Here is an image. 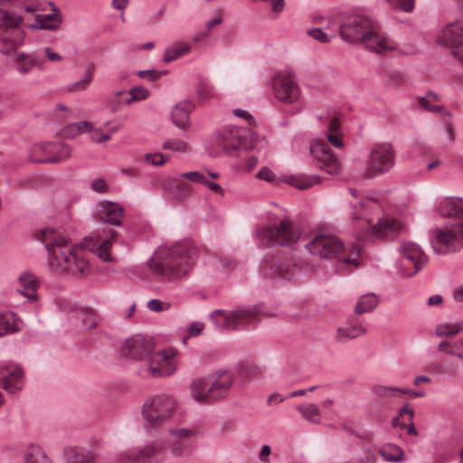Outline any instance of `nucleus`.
Returning a JSON list of instances; mask_svg holds the SVG:
<instances>
[{"label": "nucleus", "instance_id": "obj_1", "mask_svg": "<svg viewBox=\"0 0 463 463\" xmlns=\"http://www.w3.org/2000/svg\"><path fill=\"white\" fill-rule=\"evenodd\" d=\"M35 239L44 244L49 265L53 271L72 275L89 271L90 264L82 248L72 245L61 230L50 227L40 229Z\"/></svg>", "mask_w": 463, "mask_h": 463}, {"label": "nucleus", "instance_id": "obj_2", "mask_svg": "<svg viewBox=\"0 0 463 463\" xmlns=\"http://www.w3.org/2000/svg\"><path fill=\"white\" fill-rule=\"evenodd\" d=\"M195 261V248L189 241H182L159 246L147 265L155 274L175 282L187 278Z\"/></svg>", "mask_w": 463, "mask_h": 463}, {"label": "nucleus", "instance_id": "obj_3", "mask_svg": "<svg viewBox=\"0 0 463 463\" xmlns=\"http://www.w3.org/2000/svg\"><path fill=\"white\" fill-rule=\"evenodd\" d=\"M438 212L441 216L453 218L454 221L434 231L433 250L437 254L454 252L463 245V199L444 198L439 203Z\"/></svg>", "mask_w": 463, "mask_h": 463}, {"label": "nucleus", "instance_id": "obj_4", "mask_svg": "<svg viewBox=\"0 0 463 463\" xmlns=\"http://www.w3.org/2000/svg\"><path fill=\"white\" fill-rule=\"evenodd\" d=\"M348 215L351 220L361 222L362 227L377 238L388 233H401L406 229L400 220L382 216V205L373 197H364L357 203H350Z\"/></svg>", "mask_w": 463, "mask_h": 463}, {"label": "nucleus", "instance_id": "obj_5", "mask_svg": "<svg viewBox=\"0 0 463 463\" xmlns=\"http://www.w3.org/2000/svg\"><path fill=\"white\" fill-rule=\"evenodd\" d=\"M306 250L313 256L323 260L339 258V265H354L358 267L357 256L362 250L361 243H355L350 249L352 256H345L346 249L342 239L331 232H319L314 233L305 244Z\"/></svg>", "mask_w": 463, "mask_h": 463}, {"label": "nucleus", "instance_id": "obj_6", "mask_svg": "<svg viewBox=\"0 0 463 463\" xmlns=\"http://www.w3.org/2000/svg\"><path fill=\"white\" fill-rule=\"evenodd\" d=\"M271 89L276 99L290 107L291 115L305 109L307 101L293 71L285 70L274 74L271 78Z\"/></svg>", "mask_w": 463, "mask_h": 463}, {"label": "nucleus", "instance_id": "obj_7", "mask_svg": "<svg viewBox=\"0 0 463 463\" xmlns=\"http://www.w3.org/2000/svg\"><path fill=\"white\" fill-rule=\"evenodd\" d=\"M260 307L240 306L232 310L215 309L209 319L217 330L253 328L260 322Z\"/></svg>", "mask_w": 463, "mask_h": 463}, {"label": "nucleus", "instance_id": "obj_8", "mask_svg": "<svg viewBox=\"0 0 463 463\" xmlns=\"http://www.w3.org/2000/svg\"><path fill=\"white\" fill-rule=\"evenodd\" d=\"M177 409L175 397L166 392L151 395L141 407V417L145 427L156 430L169 421Z\"/></svg>", "mask_w": 463, "mask_h": 463}, {"label": "nucleus", "instance_id": "obj_9", "mask_svg": "<svg viewBox=\"0 0 463 463\" xmlns=\"http://www.w3.org/2000/svg\"><path fill=\"white\" fill-rule=\"evenodd\" d=\"M254 236L261 248L285 247L291 246L298 241L300 231L290 219L284 218L278 222L256 229Z\"/></svg>", "mask_w": 463, "mask_h": 463}, {"label": "nucleus", "instance_id": "obj_10", "mask_svg": "<svg viewBox=\"0 0 463 463\" xmlns=\"http://www.w3.org/2000/svg\"><path fill=\"white\" fill-rule=\"evenodd\" d=\"M177 367L178 352L176 349L169 347L156 353L152 352L140 373L155 379L165 378L175 373Z\"/></svg>", "mask_w": 463, "mask_h": 463}, {"label": "nucleus", "instance_id": "obj_11", "mask_svg": "<svg viewBox=\"0 0 463 463\" xmlns=\"http://www.w3.org/2000/svg\"><path fill=\"white\" fill-rule=\"evenodd\" d=\"M395 163V152L390 143L374 144L369 153L366 166L364 170L365 178H373L389 172Z\"/></svg>", "mask_w": 463, "mask_h": 463}, {"label": "nucleus", "instance_id": "obj_12", "mask_svg": "<svg viewBox=\"0 0 463 463\" xmlns=\"http://www.w3.org/2000/svg\"><path fill=\"white\" fill-rule=\"evenodd\" d=\"M165 445L156 439L146 442L143 447L136 449H127L118 453V463H164L163 455Z\"/></svg>", "mask_w": 463, "mask_h": 463}, {"label": "nucleus", "instance_id": "obj_13", "mask_svg": "<svg viewBox=\"0 0 463 463\" xmlns=\"http://www.w3.org/2000/svg\"><path fill=\"white\" fill-rule=\"evenodd\" d=\"M168 433L172 437L167 444L171 456L178 463L185 462L192 455L191 440L198 436L199 431L190 428H171Z\"/></svg>", "mask_w": 463, "mask_h": 463}, {"label": "nucleus", "instance_id": "obj_14", "mask_svg": "<svg viewBox=\"0 0 463 463\" xmlns=\"http://www.w3.org/2000/svg\"><path fill=\"white\" fill-rule=\"evenodd\" d=\"M118 241V232L109 228L97 231L85 239V247L104 261H113L112 249Z\"/></svg>", "mask_w": 463, "mask_h": 463}, {"label": "nucleus", "instance_id": "obj_15", "mask_svg": "<svg viewBox=\"0 0 463 463\" xmlns=\"http://www.w3.org/2000/svg\"><path fill=\"white\" fill-rule=\"evenodd\" d=\"M71 153L69 146L61 142H42L30 150V160L35 163H59L66 160Z\"/></svg>", "mask_w": 463, "mask_h": 463}, {"label": "nucleus", "instance_id": "obj_16", "mask_svg": "<svg viewBox=\"0 0 463 463\" xmlns=\"http://www.w3.org/2000/svg\"><path fill=\"white\" fill-rule=\"evenodd\" d=\"M375 21L363 14H354L343 21L339 27V33L342 39L345 42L354 43L364 40V35L367 33Z\"/></svg>", "mask_w": 463, "mask_h": 463}, {"label": "nucleus", "instance_id": "obj_17", "mask_svg": "<svg viewBox=\"0 0 463 463\" xmlns=\"http://www.w3.org/2000/svg\"><path fill=\"white\" fill-rule=\"evenodd\" d=\"M402 255V265L405 268L402 274L407 277L419 272L427 263L428 258L420 246L412 241H403L399 247Z\"/></svg>", "mask_w": 463, "mask_h": 463}, {"label": "nucleus", "instance_id": "obj_18", "mask_svg": "<svg viewBox=\"0 0 463 463\" xmlns=\"http://www.w3.org/2000/svg\"><path fill=\"white\" fill-rule=\"evenodd\" d=\"M260 272L266 279H291L296 277L298 268L291 258H272L260 263Z\"/></svg>", "mask_w": 463, "mask_h": 463}, {"label": "nucleus", "instance_id": "obj_19", "mask_svg": "<svg viewBox=\"0 0 463 463\" xmlns=\"http://www.w3.org/2000/svg\"><path fill=\"white\" fill-rule=\"evenodd\" d=\"M245 142L244 130L235 127H225L215 133V144L229 156H235Z\"/></svg>", "mask_w": 463, "mask_h": 463}, {"label": "nucleus", "instance_id": "obj_20", "mask_svg": "<svg viewBox=\"0 0 463 463\" xmlns=\"http://www.w3.org/2000/svg\"><path fill=\"white\" fill-rule=\"evenodd\" d=\"M361 43L366 49L376 53H384L394 51L397 48L395 42L380 30L376 21L373 24L367 33L364 35V40Z\"/></svg>", "mask_w": 463, "mask_h": 463}, {"label": "nucleus", "instance_id": "obj_21", "mask_svg": "<svg viewBox=\"0 0 463 463\" xmlns=\"http://www.w3.org/2000/svg\"><path fill=\"white\" fill-rule=\"evenodd\" d=\"M154 348L152 338L143 335H136L125 341L122 353L125 356L133 360H142L148 358Z\"/></svg>", "mask_w": 463, "mask_h": 463}, {"label": "nucleus", "instance_id": "obj_22", "mask_svg": "<svg viewBox=\"0 0 463 463\" xmlns=\"http://www.w3.org/2000/svg\"><path fill=\"white\" fill-rule=\"evenodd\" d=\"M310 153L314 156L319 169L329 175H337L340 173V162L337 157L331 153L326 144L324 142H317L311 145Z\"/></svg>", "mask_w": 463, "mask_h": 463}, {"label": "nucleus", "instance_id": "obj_23", "mask_svg": "<svg viewBox=\"0 0 463 463\" xmlns=\"http://www.w3.org/2000/svg\"><path fill=\"white\" fill-rule=\"evenodd\" d=\"M24 372L17 364L0 366V386L9 392H15L24 387Z\"/></svg>", "mask_w": 463, "mask_h": 463}, {"label": "nucleus", "instance_id": "obj_24", "mask_svg": "<svg viewBox=\"0 0 463 463\" xmlns=\"http://www.w3.org/2000/svg\"><path fill=\"white\" fill-rule=\"evenodd\" d=\"M213 400L225 397L235 382L232 372L219 370L209 376Z\"/></svg>", "mask_w": 463, "mask_h": 463}, {"label": "nucleus", "instance_id": "obj_25", "mask_svg": "<svg viewBox=\"0 0 463 463\" xmlns=\"http://www.w3.org/2000/svg\"><path fill=\"white\" fill-rule=\"evenodd\" d=\"M20 288L17 289L19 294L27 298L28 302L34 303L39 299L36 293L41 285V279L31 270H24L18 276Z\"/></svg>", "mask_w": 463, "mask_h": 463}, {"label": "nucleus", "instance_id": "obj_26", "mask_svg": "<svg viewBox=\"0 0 463 463\" xmlns=\"http://www.w3.org/2000/svg\"><path fill=\"white\" fill-rule=\"evenodd\" d=\"M436 41L438 44L452 49L463 46V24L461 22L449 24Z\"/></svg>", "mask_w": 463, "mask_h": 463}, {"label": "nucleus", "instance_id": "obj_27", "mask_svg": "<svg viewBox=\"0 0 463 463\" xmlns=\"http://www.w3.org/2000/svg\"><path fill=\"white\" fill-rule=\"evenodd\" d=\"M12 61L14 70L23 76L30 73L34 67L43 68V61L35 52H17L13 56Z\"/></svg>", "mask_w": 463, "mask_h": 463}, {"label": "nucleus", "instance_id": "obj_28", "mask_svg": "<svg viewBox=\"0 0 463 463\" xmlns=\"http://www.w3.org/2000/svg\"><path fill=\"white\" fill-rule=\"evenodd\" d=\"M124 213V208L118 203L103 201L99 203L98 211L99 219L106 223L120 225Z\"/></svg>", "mask_w": 463, "mask_h": 463}, {"label": "nucleus", "instance_id": "obj_29", "mask_svg": "<svg viewBox=\"0 0 463 463\" xmlns=\"http://www.w3.org/2000/svg\"><path fill=\"white\" fill-rule=\"evenodd\" d=\"M194 106L189 100H183L175 105L171 111L174 125L181 130L186 131L190 128V112Z\"/></svg>", "mask_w": 463, "mask_h": 463}, {"label": "nucleus", "instance_id": "obj_30", "mask_svg": "<svg viewBox=\"0 0 463 463\" xmlns=\"http://www.w3.org/2000/svg\"><path fill=\"white\" fill-rule=\"evenodd\" d=\"M23 24L24 17L21 14L0 8V33L23 31Z\"/></svg>", "mask_w": 463, "mask_h": 463}, {"label": "nucleus", "instance_id": "obj_31", "mask_svg": "<svg viewBox=\"0 0 463 463\" xmlns=\"http://www.w3.org/2000/svg\"><path fill=\"white\" fill-rule=\"evenodd\" d=\"M209 378L194 379L190 384L192 398L200 403H206L213 400Z\"/></svg>", "mask_w": 463, "mask_h": 463}, {"label": "nucleus", "instance_id": "obj_32", "mask_svg": "<svg viewBox=\"0 0 463 463\" xmlns=\"http://www.w3.org/2000/svg\"><path fill=\"white\" fill-rule=\"evenodd\" d=\"M50 5L52 7L54 13L45 15H36L34 23L30 24L29 28L33 30H56L60 26L61 23V14L59 11L54 8L53 3L51 2Z\"/></svg>", "mask_w": 463, "mask_h": 463}, {"label": "nucleus", "instance_id": "obj_33", "mask_svg": "<svg viewBox=\"0 0 463 463\" xmlns=\"http://www.w3.org/2000/svg\"><path fill=\"white\" fill-rule=\"evenodd\" d=\"M22 328V321L12 311L0 312V337L19 332Z\"/></svg>", "mask_w": 463, "mask_h": 463}, {"label": "nucleus", "instance_id": "obj_34", "mask_svg": "<svg viewBox=\"0 0 463 463\" xmlns=\"http://www.w3.org/2000/svg\"><path fill=\"white\" fill-rule=\"evenodd\" d=\"M110 122L107 121L101 127H95L92 123L89 122V128L86 133L90 134V139L95 143H103L109 140L112 135L119 129V126L110 127Z\"/></svg>", "mask_w": 463, "mask_h": 463}, {"label": "nucleus", "instance_id": "obj_35", "mask_svg": "<svg viewBox=\"0 0 463 463\" xmlns=\"http://www.w3.org/2000/svg\"><path fill=\"white\" fill-rule=\"evenodd\" d=\"M63 456L67 463H94L92 451L78 447H67L63 450Z\"/></svg>", "mask_w": 463, "mask_h": 463}, {"label": "nucleus", "instance_id": "obj_36", "mask_svg": "<svg viewBox=\"0 0 463 463\" xmlns=\"http://www.w3.org/2000/svg\"><path fill=\"white\" fill-rule=\"evenodd\" d=\"M24 463H53L44 449L39 444H30L23 452Z\"/></svg>", "mask_w": 463, "mask_h": 463}, {"label": "nucleus", "instance_id": "obj_37", "mask_svg": "<svg viewBox=\"0 0 463 463\" xmlns=\"http://www.w3.org/2000/svg\"><path fill=\"white\" fill-rule=\"evenodd\" d=\"M24 43V31H18L9 36H0V52L2 54H9L22 47Z\"/></svg>", "mask_w": 463, "mask_h": 463}, {"label": "nucleus", "instance_id": "obj_38", "mask_svg": "<svg viewBox=\"0 0 463 463\" xmlns=\"http://www.w3.org/2000/svg\"><path fill=\"white\" fill-rule=\"evenodd\" d=\"M285 182L299 190H306L318 184L321 179L317 175H292L285 177Z\"/></svg>", "mask_w": 463, "mask_h": 463}, {"label": "nucleus", "instance_id": "obj_39", "mask_svg": "<svg viewBox=\"0 0 463 463\" xmlns=\"http://www.w3.org/2000/svg\"><path fill=\"white\" fill-rule=\"evenodd\" d=\"M190 51L191 45L189 43L184 42H175L165 49L163 56V61L165 62L173 61L187 54L188 52H190Z\"/></svg>", "mask_w": 463, "mask_h": 463}, {"label": "nucleus", "instance_id": "obj_40", "mask_svg": "<svg viewBox=\"0 0 463 463\" xmlns=\"http://www.w3.org/2000/svg\"><path fill=\"white\" fill-rule=\"evenodd\" d=\"M381 457L388 462L401 463L404 460V451L397 445L386 444L380 448Z\"/></svg>", "mask_w": 463, "mask_h": 463}, {"label": "nucleus", "instance_id": "obj_41", "mask_svg": "<svg viewBox=\"0 0 463 463\" xmlns=\"http://www.w3.org/2000/svg\"><path fill=\"white\" fill-rule=\"evenodd\" d=\"M379 299L374 293L361 296L355 305L354 312L362 315L373 311L378 305Z\"/></svg>", "mask_w": 463, "mask_h": 463}, {"label": "nucleus", "instance_id": "obj_42", "mask_svg": "<svg viewBox=\"0 0 463 463\" xmlns=\"http://www.w3.org/2000/svg\"><path fill=\"white\" fill-rule=\"evenodd\" d=\"M365 333L366 327L362 323H359L354 326L339 327L337 329L336 338L340 342H345L356 338Z\"/></svg>", "mask_w": 463, "mask_h": 463}, {"label": "nucleus", "instance_id": "obj_43", "mask_svg": "<svg viewBox=\"0 0 463 463\" xmlns=\"http://www.w3.org/2000/svg\"><path fill=\"white\" fill-rule=\"evenodd\" d=\"M94 70V64L90 63L83 78L80 80L68 84L67 90L70 92H81L86 90L93 80Z\"/></svg>", "mask_w": 463, "mask_h": 463}, {"label": "nucleus", "instance_id": "obj_44", "mask_svg": "<svg viewBox=\"0 0 463 463\" xmlns=\"http://www.w3.org/2000/svg\"><path fill=\"white\" fill-rule=\"evenodd\" d=\"M170 192L177 199H184L190 195L193 188L185 180L179 178V175L173 179Z\"/></svg>", "mask_w": 463, "mask_h": 463}, {"label": "nucleus", "instance_id": "obj_45", "mask_svg": "<svg viewBox=\"0 0 463 463\" xmlns=\"http://www.w3.org/2000/svg\"><path fill=\"white\" fill-rule=\"evenodd\" d=\"M298 411L303 418L314 424H319L321 421V412L317 404H302L298 407Z\"/></svg>", "mask_w": 463, "mask_h": 463}, {"label": "nucleus", "instance_id": "obj_46", "mask_svg": "<svg viewBox=\"0 0 463 463\" xmlns=\"http://www.w3.org/2000/svg\"><path fill=\"white\" fill-rule=\"evenodd\" d=\"M463 330V320L456 322H446L439 324L436 329L435 334L438 336H452Z\"/></svg>", "mask_w": 463, "mask_h": 463}, {"label": "nucleus", "instance_id": "obj_47", "mask_svg": "<svg viewBox=\"0 0 463 463\" xmlns=\"http://www.w3.org/2000/svg\"><path fill=\"white\" fill-rule=\"evenodd\" d=\"M195 93L200 102H205L215 95V90L211 82L203 79L197 83Z\"/></svg>", "mask_w": 463, "mask_h": 463}, {"label": "nucleus", "instance_id": "obj_48", "mask_svg": "<svg viewBox=\"0 0 463 463\" xmlns=\"http://www.w3.org/2000/svg\"><path fill=\"white\" fill-rule=\"evenodd\" d=\"M162 148L179 154H186L189 152V145L181 138H166L162 143Z\"/></svg>", "mask_w": 463, "mask_h": 463}, {"label": "nucleus", "instance_id": "obj_49", "mask_svg": "<svg viewBox=\"0 0 463 463\" xmlns=\"http://www.w3.org/2000/svg\"><path fill=\"white\" fill-rule=\"evenodd\" d=\"M437 350L441 354L451 356L452 358H457L463 364V354L462 353L458 352V344L456 342L441 341L438 345Z\"/></svg>", "mask_w": 463, "mask_h": 463}, {"label": "nucleus", "instance_id": "obj_50", "mask_svg": "<svg viewBox=\"0 0 463 463\" xmlns=\"http://www.w3.org/2000/svg\"><path fill=\"white\" fill-rule=\"evenodd\" d=\"M438 99L437 94L428 92L426 96L420 99V104L427 111L439 113L442 107L438 103Z\"/></svg>", "mask_w": 463, "mask_h": 463}, {"label": "nucleus", "instance_id": "obj_51", "mask_svg": "<svg viewBox=\"0 0 463 463\" xmlns=\"http://www.w3.org/2000/svg\"><path fill=\"white\" fill-rule=\"evenodd\" d=\"M406 392L402 387L381 385L375 389V393L382 398H400Z\"/></svg>", "mask_w": 463, "mask_h": 463}, {"label": "nucleus", "instance_id": "obj_52", "mask_svg": "<svg viewBox=\"0 0 463 463\" xmlns=\"http://www.w3.org/2000/svg\"><path fill=\"white\" fill-rule=\"evenodd\" d=\"M89 128V121H80L69 124L63 130V136L67 137H73L80 134L86 133Z\"/></svg>", "mask_w": 463, "mask_h": 463}, {"label": "nucleus", "instance_id": "obj_53", "mask_svg": "<svg viewBox=\"0 0 463 463\" xmlns=\"http://www.w3.org/2000/svg\"><path fill=\"white\" fill-rule=\"evenodd\" d=\"M79 318L81 320L83 329L94 327L98 323L96 314L90 308L81 309Z\"/></svg>", "mask_w": 463, "mask_h": 463}, {"label": "nucleus", "instance_id": "obj_54", "mask_svg": "<svg viewBox=\"0 0 463 463\" xmlns=\"http://www.w3.org/2000/svg\"><path fill=\"white\" fill-rule=\"evenodd\" d=\"M384 2L395 11L411 13L414 9L413 0H384Z\"/></svg>", "mask_w": 463, "mask_h": 463}, {"label": "nucleus", "instance_id": "obj_55", "mask_svg": "<svg viewBox=\"0 0 463 463\" xmlns=\"http://www.w3.org/2000/svg\"><path fill=\"white\" fill-rule=\"evenodd\" d=\"M128 94L129 98L126 100L127 104L146 99L149 96L150 91L145 87L138 86L131 88Z\"/></svg>", "mask_w": 463, "mask_h": 463}, {"label": "nucleus", "instance_id": "obj_56", "mask_svg": "<svg viewBox=\"0 0 463 463\" xmlns=\"http://www.w3.org/2000/svg\"><path fill=\"white\" fill-rule=\"evenodd\" d=\"M169 159V156L162 153H147L145 155L144 160L146 164L154 166H160L165 165Z\"/></svg>", "mask_w": 463, "mask_h": 463}, {"label": "nucleus", "instance_id": "obj_57", "mask_svg": "<svg viewBox=\"0 0 463 463\" xmlns=\"http://www.w3.org/2000/svg\"><path fill=\"white\" fill-rule=\"evenodd\" d=\"M179 178L194 184H203L205 175L199 171H190L180 174Z\"/></svg>", "mask_w": 463, "mask_h": 463}, {"label": "nucleus", "instance_id": "obj_58", "mask_svg": "<svg viewBox=\"0 0 463 463\" xmlns=\"http://www.w3.org/2000/svg\"><path fill=\"white\" fill-rule=\"evenodd\" d=\"M307 35L317 40L319 43H328L334 35H328L324 33L320 28H313L309 29L307 32Z\"/></svg>", "mask_w": 463, "mask_h": 463}, {"label": "nucleus", "instance_id": "obj_59", "mask_svg": "<svg viewBox=\"0 0 463 463\" xmlns=\"http://www.w3.org/2000/svg\"><path fill=\"white\" fill-rule=\"evenodd\" d=\"M165 72L156 70H145L137 71V76L142 79H147L149 81L159 80Z\"/></svg>", "mask_w": 463, "mask_h": 463}, {"label": "nucleus", "instance_id": "obj_60", "mask_svg": "<svg viewBox=\"0 0 463 463\" xmlns=\"http://www.w3.org/2000/svg\"><path fill=\"white\" fill-rule=\"evenodd\" d=\"M222 23V12L220 10H215L213 13V15L212 17L206 22L205 24V27L207 28V32L203 34V37L206 36L208 34V32L221 24Z\"/></svg>", "mask_w": 463, "mask_h": 463}, {"label": "nucleus", "instance_id": "obj_61", "mask_svg": "<svg viewBox=\"0 0 463 463\" xmlns=\"http://www.w3.org/2000/svg\"><path fill=\"white\" fill-rule=\"evenodd\" d=\"M146 307L150 311L162 312V311L167 310L170 306L168 303H164L159 299L154 298V299H150L147 302Z\"/></svg>", "mask_w": 463, "mask_h": 463}, {"label": "nucleus", "instance_id": "obj_62", "mask_svg": "<svg viewBox=\"0 0 463 463\" xmlns=\"http://www.w3.org/2000/svg\"><path fill=\"white\" fill-rule=\"evenodd\" d=\"M204 324L202 322L194 321L187 327L188 336L196 337L203 333Z\"/></svg>", "mask_w": 463, "mask_h": 463}, {"label": "nucleus", "instance_id": "obj_63", "mask_svg": "<svg viewBox=\"0 0 463 463\" xmlns=\"http://www.w3.org/2000/svg\"><path fill=\"white\" fill-rule=\"evenodd\" d=\"M90 188L97 193L103 194L108 191L109 185L102 178H95L91 184Z\"/></svg>", "mask_w": 463, "mask_h": 463}, {"label": "nucleus", "instance_id": "obj_64", "mask_svg": "<svg viewBox=\"0 0 463 463\" xmlns=\"http://www.w3.org/2000/svg\"><path fill=\"white\" fill-rule=\"evenodd\" d=\"M388 79L392 83L400 84L405 81V75L400 70H391L388 71Z\"/></svg>", "mask_w": 463, "mask_h": 463}]
</instances>
